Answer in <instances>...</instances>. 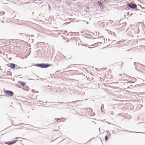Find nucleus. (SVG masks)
<instances>
[{"label": "nucleus", "mask_w": 145, "mask_h": 145, "mask_svg": "<svg viewBox=\"0 0 145 145\" xmlns=\"http://www.w3.org/2000/svg\"><path fill=\"white\" fill-rule=\"evenodd\" d=\"M127 5L130 8H135L137 7V5L135 3H128L127 4Z\"/></svg>", "instance_id": "obj_1"}, {"label": "nucleus", "mask_w": 145, "mask_h": 145, "mask_svg": "<svg viewBox=\"0 0 145 145\" xmlns=\"http://www.w3.org/2000/svg\"><path fill=\"white\" fill-rule=\"evenodd\" d=\"M50 65L48 64H41L39 65V67L41 68H46L50 66Z\"/></svg>", "instance_id": "obj_2"}, {"label": "nucleus", "mask_w": 145, "mask_h": 145, "mask_svg": "<svg viewBox=\"0 0 145 145\" xmlns=\"http://www.w3.org/2000/svg\"><path fill=\"white\" fill-rule=\"evenodd\" d=\"M5 93L6 95L7 96H12L14 95L13 93L10 91H7Z\"/></svg>", "instance_id": "obj_3"}, {"label": "nucleus", "mask_w": 145, "mask_h": 145, "mask_svg": "<svg viewBox=\"0 0 145 145\" xmlns=\"http://www.w3.org/2000/svg\"><path fill=\"white\" fill-rule=\"evenodd\" d=\"M9 67L10 68L14 69L15 67V65L13 63H11Z\"/></svg>", "instance_id": "obj_4"}, {"label": "nucleus", "mask_w": 145, "mask_h": 145, "mask_svg": "<svg viewBox=\"0 0 145 145\" xmlns=\"http://www.w3.org/2000/svg\"><path fill=\"white\" fill-rule=\"evenodd\" d=\"M19 83L22 86H24L26 84V83L24 82H19Z\"/></svg>", "instance_id": "obj_5"}, {"label": "nucleus", "mask_w": 145, "mask_h": 145, "mask_svg": "<svg viewBox=\"0 0 145 145\" xmlns=\"http://www.w3.org/2000/svg\"><path fill=\"white\" fill-rule=\"evenodd\" d=\"M98 3L100 6L102 7V6L103 4L100 1H98Z\"/></svg>", "instance_id": "obj_6"}, {"label": "nucleus", "mask_w": 145, "mask_h": 145, "mask_svg": "<svg viewBox=\"0 0 145 145\" xmlns=\"http://www.w3.org/2000/svg\"><path fill=\"white\" fill-rule=\"evenodd\" d=\"M5 143L7 144L8 145H11L12 144V143H11V142H5Z\"/></svg>", "instance_id": "obj_7"}, {"label": "nucleus", "mask_w": 145, "mask_h": 145, "mask_svg": "<svg viewBox=\"0 0 145 145\" xmlns=\"http://www.w3.org/2000/svg\"><path fill=\"white\" fill-rule=\"evenodd\" d=\"M17 141H18L17 140H15L13 141H12L11 142V143H12V144H14Z\"/></svg>", "instance_id": "obj_8"}, {"label": "nucleus", "mask_w": 145, "mask_h": 145, "mask_svg": "<svg viewBox=\"0 0 145 145\" xmlns=\"http://www.w3.org/2000/svg\"><path fill=\"white\" fill-rule=\"evenodd\" d=\"M105 139L106 141L107 140H108V137L107 136H105Z\"/></svg>", "instance_id": "obj_9"}, {"label": "nucleus", "mask_w": 145, "mask_h": 145, "mask_svg": "<svg viewBox=\"0 0 145 145\" xmlns=\"http://www.w3.org/2000/svg\"><path fill=\"white\" fill-rule=\"evenodd\" d=\"M69 71H72V70H69Z\"/></svg>", "instance_id": "obj_10"}]
</instances>
